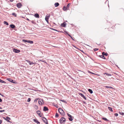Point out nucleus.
I'll return each instance as SVG.
<instances>
[{"mask_svg":"<svg viewBox=\"0 0 124 124\" xmlns=\"http://www.w3.org/2000/svg\"><path fill=\"white\" fill-rule=\"evenodd\" d=\"M106 87V88H113V87H111L110 86H105Z\"/></svg>","mask_w":124,"mask_h":124,"instance_id":"obj_32","label":"nucleus"},{"mask_svg":"<svg viewBox=\"0 0 124 124\" xmlns=\"http://www.w3.org/2000/svg\"><path fill=\"white\" fill-rule=\"evenodd\" d=\"M108 109L111 112L113 111V110H112V108L109 107H108Z\"/></svg>","mask_w":124,"mask_h":124,"instance_id":"obj_20","label":"nucleus"},{"mask_svg":"<svg viewBox=\"0 0 124 124\" xmlns=\"http://www.w3.org/2000/svg\"><path fill=\"white\" fill-rule=\"evenodd\" d=\"M104 75L106 74V75L108 76H111V74H109L108 73H104Z\"/></svg>","mask_w":124,"mask_h":124,"instance_id":"obj_26","label":"nucleus"},{"mask_svg":"<svg viewBox=\"0 0 124 124\" xmlns=\"http://www.w3.org/2000/svg\"><path fill=\"white\" fill-rule=\"evenodd\" d=\"M34 16L36 18H39V15L37 13L35 14H34Z\"/></svg>","mask_w":124,"mask_h":124,"instance_id":"obj_17","label":"nucleus"},{"mask_svg":"<svg viewBox=\"0 0 124 124\" xmlns=\"http://www.w3.org/2000/svg\"><path fill=\"white\" fill-rule=\"evenodd\" d=\"M31 98H29L28 99V100H27V101L28 102H30V101H31Z\"/></svg>","mask_w":124,"mask_h":124,"instance_id":"obj_38","label":"nucleus"},{"mask_svg":"<svg viewBox=\"0 0 124 124\" xmlns=\"http://www.w3.org/2000/svg\"><path fill=\"white\" fill-rule=\"evenodd\" d=\"M70 37V38H71L72 39H73V40H74V39H73V38H72V37L71 36Z\"/></svg>","mask_w":124,"mask_h":124,"instance_id":"obj_52","label":"nucleus"},{"mask_svg":"<svg viewBox=\"0 0 124 124\" xmlns=\"http://www.w3.org/2000/svg\"><path fill=\"white\" fill-rule=\"evenodd\" d=\"M0 82L3 83H6V82L5 81L1 80L0 79Z\"/></svg>","mask_w":124,"mask_h":124,"instance_id":"obj_30","label":"nucleus"},{"mask_svg":"<svg viewBox=\"0 0 124 124\" xmlns=\"http://www.w3.org/2000/svg\"><path fill=\"white\" fill-rule=\"evenodd\" d=\"M3 23L4 24H6L7 25H8L9 24L6 21H4Z\"/></svg>","mask_w":124,"mask_h":124,"instance_id":"obj_27","label":"nucleus"},{"mask_svg":"<svg viewBox=\"0 0 124 124\" xmlns=\"http://www.w3.org/2000/svg\"><path fill=\"white\" fill-rule=\"evenodd\" d=\"M2 101V99L0 98V102H1Z\"/></svg>","mask_w":124,"mask_h":124,"instance_id":"obj_45","label":"nucleus"},{"mask_svg":"<svg viewBox=\"0 0 124 124\" xmlns=\"http://www.w3.org/2000/svg\"><path fill=\"white\" fill-rule=\"evenodd\" d=\"M102 119L106 121H108L109 120L107 119L106 118L104 117H103Z\"/></svg>","mask_w":124,"mask_h":124,"instance_id":"obj_28","label":"nucleus"},{"mask_svg":"<svg viewBox=\"0 0 124 124\" xmlns=\"http://www.w3.org/2000/svg\"><path fill=\"white\" fill-rule=\"evenodd\" d=\"M33 41H32L29 40H28L27 41V43H30V44H32L33 43Z\"/></svg>","mask_w":124,"mask_h":124,"instance_id":"obj_22","label":"nucleus"},{"mask_svg":"<svg viewBox=\"0 0 124 124\" xmlns=\"http://www.w3.org/2000/svg\"><path fill=\"white\" fill-rule=\"evenodd\" d=\"M48 108L47 107H46V106H44V109H43V111H47L48 110Z\"/></svg>","mask_w":124,"mask_h":124,"instance_id":"obj_12","label":"nucleus"},{"mask_svg":"<svg viewBox=\"0 0 124 124\" xmlns=\"http://www.w3.org/2000/svg\"><path fill=\"white\" fill-rule=\"evenodd\" d=\"M67 9V8L65 6H64L63 8V9L64 11H65Z\"/></svg>","mask_w":124,"mask_h":124,"instance_id":"obj_29","label":"nucleus"},{"mask_svg":"<svg viewBox=\"0 0 124 124\" xmlns=\"http://www.w3.org/2000/svg\"><path fill=\"white\" fill-rule=\"evenodd\" d=\"M12 15L13 16H15V17H16L17 16L16 14L15 13H12Z\"/></svg>","mask_w":124,"mask_h":124,"instance_id":"obj_25","label":"nucleus"},{"mask_svg":"<svg viewBox=\"0 0 124 124\" xmlns=\"http://www.w3.org/2000/svg\"><path fill=\"white\" fill-rule=\"evenodd\" d=\"M26 61L30 65H32L34 64L33 62H31L28 60H27Z\"/></svg>","mask_w":124,"mask_h":124,"instance_id":"obj_14","label":"nucleus"},{"mask_svg":"<svg viewBox=\"0 0 124 124\" xmlns=\"http://www.w3.org/2000/svg\"><path fill=\"white\" fill-rule=\"evenodd\" d=\"M34 122L36 123L37 124H40V123L38 121L37 119H33V120Z\"/></svg>","mask_w":124,"mask_h":124,"instance_id":"obj_10","label":"nucleus"},{"mask_svg":"<svg viewBox=\"0 0 124 124\" xmlns=\"http://www.w3.org/2000/svg\"><path fill=\"white\" fill-rule=\"evenodd\" d=\"M28 40H26L25 39H23V41L24 42H27Z\"/></svg>","mask_w":124,"mask_h":124,"instance_id":"obj_34","label":"nucleus"},{"mask_svg":"<svg viewBox=\"0 0 124 124\" xmlns=\"http://www.w3.org/2000/svg\"><path fill=\"white\" fill-rule=\"evenodd\" d=\"M88 72L89 73H92V72H90V71H88Z\"/></svg>","mask_w":124,"mask_h":124,"instance_id":"obj_49","label":"nucleus"},{"mask_svg":"<svg viewBox=\"0 0 124 124\" xmlns=\"http://www.w3.org/2000/svg\"><path fill=\"white\" fill-rule=\"evenodd\" d=\"M84 103H86V102H84Z\"/></svg>","mask_w":124,"mask_h":124,"instance_id":"obj_55","label":"nucleus"},{"mask_svg":"<svg viewBox=\"0 0 124 124\" xmlns=\"http://www.w3.org/2000/svg\"><path fill=\"white\" fill-rule=\"evenodd\" d=\"M36 113L38 114L39 116L40 117H41V115L40 114V111H36Z\"/></svg>","mask_w":124,"mask_h":124,"instance_id":"obj_13","label":"nucleus"},{"mask_svg":"<svg viewBox=\"0 0 124 124\" xmlns=\"http://www.w3.org/2000/svg\"><path fill=\"white\" fill-rule=\"evenodd\" d=\"M102 54L103 55H105L106 56H107L108 55V54H107L106 53H105L104 52H103L102 53Z\"/></svg>","mask_w":124,"mask_h":124,"instance_id":"obj_21","label":"nucleus"},{"mask_svg":"<svg viewBox=\"0 0 124 124\" xmlns=\"http://www.w3.org/2000/svg\"><path fill=\"white\" fill-rule=\"evenodd\" d=\"M8 80L10 82H12L13 83H15V82H14V80H12V79L11 78H9L8 79Z\"/></svg>","mask_w":124,"mask_h":124,"instance_id":"obj_18","label":"nucleus"},{"mask_svg":"<svg viewBox=\"0 0 124 124\" xmlns=\"http://www.w3.org/2000/svg\"><path fill=\"white\" fill-rule=\"evenodd\" d=\"M27 20H29V19H28V18H27Z\"/></svg>","mask_w":124,"mask_h":124,"instance_id":"obj_54","label":"nucleus"},{"mask_svg":"<svg viewBox=\"0 0 124 124\" xmlns=\"http://www.w3.org/2000/svg\"><path fill=\"white\" fill-rule=\"evenodd\" d=\"M68 35L70 37L71 36L70 35L69 33H68Z\"/></svg>","mask_w":124,"mask_h":124,"instance_id":"obj_46","label":"nucleus"},{"mask_svg":"<svg viewBox=\"0 0 124 124\" xmlns=\"http://www.w3.org/2000/svg\"><path fill=\"white\" fill-rule=\"evenodd\" d=\"M58 116H59V115H58V114L57 113H56L55 114V117H58Z\"/></svg>","mask_w":124,"mask_h":124,"instance_id":"obj_33","label":"nucleus"},{"mask_svg":"<svg viewBox=\"0 0 124 124\" xmlns=\"http://www.w3.org/2000/svg\"><path fill=\"white\" fill-rule=\"evenodd\" d=\"M13 51L15 53H19L20 52V50L19 49H17L15 48H14L13 50Z\"/></svg>","mask_w":124,"mask_h":124,"instance_id":"obj_6","label":"nucleus"},{"mask_svg":"<svg viewBox=\"0 0 124 124\" xmlns=\"http://www.w3.org/2000/svg\"><path fill=\"white\" fill-rule=\"evenodd\" d=\"M79 95H80L82 97H83L84 99H85V100H86V98L85 97L84 95L83 94L81 93H79Z\"/></svg>","mask_w":124,"mask_h":124,"instance_id":"obj_11","label":"nucleus"},{"mask_svg":"<svg viewBox=\"0 0 124 124\" xmlns=\"http://www.w3.org/2000/svg\"><path fill=\"white\" fill-rule=\"evenodd\" d=\"M52 30H53L54 31H58L57 30L55 29H52Z\"/></svg>","mask_w":124,"mask_h":124,"instance_id":"obj_42","label":"nucleus"},{"mask_svg":"<svg viewBox=\"0 0 124 124\" xmlns=\"http://www.w3.org/2000/svg\"><path fill=\"white\" fill-rule=\"evenodd\" d=\"M17 6L18 8H20L22 6V5L20 3H18L17 4Z\"/></svg>","mask_w":124,"mask_h":124,"instance_id":"obj_8","label":"nucleus"},{"mask_svg":"<svg viewBox=\"0 0 124 124\" xmlns=\"http://www.w3.org/2000/svg\"><path fill=\"white\" fill-rule=\"evenodd\" d=\"M0 109H2V108L0 107Z\"/></svg>","mask_w":124,"mask_h":124,"instance_id":"obj_53","label":"nucleus"},{"mask_svg":"<svg viewBox=\"0 0 124 124\" xmlns=\"http://www.w3.org/2000/svg\"><path fill=\"white\" fill-rule=\"evenodd\" d=\"M36 100H36V99L34 101H36Z\"/></svg>","mask_w":124,"mask_h":124,"instance_id":"obj_57","label":"nucleus"},{"mask_svg":"<svg viewBox=\"0 0 124 124\" xmlns=\"http://www.w3.org/2000/svg\"><path fill=\"white\" fill-rule=\"evenodd\" d=\"M114 115L115 116H117L118 115V114L117 113H115L114 114Z\"/></svg>","mask_w":124,"mask_h":124,"instance_id":"obj_39","label":"nucleus"},{"mask_svg":"<svg viewBox=\"0 0 124 124\" xmlns=\"http://www.w3.org/2000/svg\"><path fill=\"white\" fill-rule=\"evenodd\" d=\"M5 111V110H0V112H4Z\"/></svg>","mask_w":124,"mask_h":124,"instance_id":"obj_41","label":"nucleus"},{"mask_svg":"<svg viewBox=\"0 0 124 124\" xmlns=\"http://www.w3.org/2000/svg\"><path fill=\"white\" fill-rule=\"evenodd\" d=\"M92 74H95V75H96V74H95V73H92Z\"/></svg>","mask_w":124,"mask_h":124,"instance_id":"obj_51","label":"nucleus"},{"mask_svg":"<svg viewBox=\"0 0 124 124\" xmlns=\"http://www.w3.org/2000/svg\"><path fill=\"white\" fill-rule=\"evenodd\" d=\"M10 27L14 29L15 27V26L13 24H11L10 25Z\"/></svg>","mask_w":124,"mask_h":124,"instance_id":"obj_16","label":"nucleus"},{"mask_svg":"<svg viewBox=\"0 0 124 124\" xmlns=\"http://www.w3.org/2000/svg\"><path fill=\"white\" fill-rule=\"evenodd\" d=\"M61 101L62 102H64L65 103H66V102L65 101H64V100H61Z\"/></svg>","mask_w":124,"mask_h":124,"instance_id":"obj_40","label":"nucleus"},{"mask_svg":"<svg viewBox=\"0 0 124 124\" xmlns=\"http://www.w3.org/2000/svg\"><path fill=\"white\" fill-rule=\"evenodd\" d=\"M42 120L46 124H48V123L47 119L45 117H42Z\"/></svg>","mask_w":124,"mask_h":124,"instance_id":"obj_5","label":"nucleus"},{"mask_svg":"<svg viewBox=\"0 0 124 124\" xmlns=\"http://www.w3.org/2000/svg\"><path fill=\"white\" fill-rule=\"evenodd\" d=\"M119 113L120 115H124V113L121 112H119Z\"/></svg>","mask_w":124,"mask_h":124,"instance_id":"obj_36","label":"nucleus"},{"mask_svg":"<svg viewBox=\"0 0 124 124\" xmlns=\"http://www.w3.org/2000/svg\"><path fill=\"white\" fill-rule=\"evenodd\" d=\"M98 45H100V44H98Z\"/></svg>","mask_w":124,"mask_h":124,"instance_id":"obj_59","label":"nucleus"},{"mask_svg":"<svg viewBox=\"0 0 124 124\" xmlns=\"http://www.w3.org/2000/svg\"><path fill=\"white\" fill-rule=\"evenodd\" d=\"M99 50L98 49L96 48H95L93 50L94 51H95L97 50Z\"/></svg>","mask_w":124,"mask_h":124,"instance_id":"obj_37","label":"nucleus"},{"mask_svg":"<svg viewBox=\"0 0 124 124\" xmlns=\"http://www.w3.org/2000/svg\"><path fill=\"white\" fill-rule=\"evenodd\" d=\"M13 0H10V2H12Z\"/></svg>","mask_w":124,"mask_h":124,"instance_id":"obj_48","label":"nucleus"},{"mask_svg":"<svg viewBox=\"0 0 124 124\" xmlns=\"http://www.w3.org/2000/svg\"><path fill=\"white\" fill-rule=\"evenodd\" d=\"M34 107L36 109H38V107L37 106L35 105L34 106Z\"/></svg>","mask_w":124,"mask_h":124,"instance_id":"obj_31","label":"nucleus"},{"mask_svg":"<svg viewBox=\"0 0 124 124\" xmlns=\"http://www.w3.org/2000/svg\"><path fill=\"white\" fill-rule=\"evenodd\" d=\"M36 100H36V99L34 101H36Z\"/></svg>","mask_w":124,"mask_h":124,"instance_id":"obj_56","label":"nucleus"},{"mask_svg":"<svg viewBox=\"0 0 124 124\" xmlns=\"http://www.w3.org/2000/svg\"><path fill=\"white\" fill-rule=\"evenodd\" d=\"M50 17V15H46V16L45 18V19L46 21L47 22H48V19H49V18Z\"/></svg>","mask_w":124,"mask_h":124,"instance_id":"obj_7","label":"nucleus"},{"mask_svg":"<svg viewBox=\"0 0 124 124\" xmlns=\"http://www.w3.org/2000/svg\"><path fill=\"white\" fill-rule=\"evenodd\" d=\"M0 95H1L2 96L4 97V96L3 95H2L1 93H0Z\"/></svg>","mask_w":124,"mask_h":124,"instance_id":"obj_44","label":"nucleus"},{"mask_svg":"<svg viewBox=\"0 0 124 124\" xmlns=\"http://www.w3.org/2000/svg\"><path fill=\"white\" fill-rule=\"evenodd\" d=\"M88 91L91 94H92L93 93V91L92 90L90 89H89L88 90Z\"/></svg>","mask_w":124,"mask_h":124,"instance_id":"obj_24","label":"nucleus"},{"mask_svg":"<svg viewBox=\"0 0 124 124\" xmlns=\"http://www.w3.org/2000/svg\"><path fill=\"white\" fill-rule=\"evenodd\" d=\"M2 122V121L1 120H0V124H1Z\"/></svg>","mask_w":124,"mask_h":124,"instance_id":"obj_43","label":"nucleus"},{"mask_svg":"<svg viewBox=\"0 0 124 124\" xmlns=\"http://www.w3.org/2000/svg\"><path fill=\"white\" fill-rule=\"evenodd\" d=\"M66 26V23L65 22H63L61 24V26L63 27H65Z\"/></svg>","mask_w":124,"mask_h":124,"instance_id":"obj_9","label":"nucleus"},{"mask_svg":"<svg viewBox=\"0 0 124 124\" xmlns=\"http://www.w3.org/2000/svg\"><path fill=\"white\" fill-rule=\"evenodd\" d=\"M65 32L66 33V34L68 35V33L66 31H65Z\"/></svg>","mask_w":124,"mask_h":124,"instance_id":"obj_47","label":"nucleus"},{"mask_svg":"<svg viewBox=\"0 0 124 124\" xmlns=\"http://www.w3.org/2000/svg\"><path fill=\"white\" fill-rule=\"evenodd\" d=\"M70 5V3H69L67 6V7H66L67 8H69V7Z\"/></svg>","mask_w":124,"mask_h":124,"instance_id":"obj_35","label":"nucleus"},{"mask_svg":"<svg viewBox=\"0 0 124 124\" xmlns=\"http://www.w3.org/2000/svg\"><path fill=\"white\" fill-rule=\"evenodd\" d=\"M36 100H36V99L34 101H36Z\"/></svg>","mask_w":124,"mask_h":124,"instance_id":"obj_58","label":"nucleus"},{"mask_svg":"<svg viewBox=\"0 0 124 124\" xmlns=\"http://www.w3.org/2000/svg\"><path fill=\"white\" fill-rule=\"evenodd\" d=\"M67 114L68 116L70 117V118H69V120L70 121H72L73 120L72 118L73 117L68 113H67Z\"/></svg>","mask_w":124,"mask_h":124,"instance_id":"obj_3","label":"nucleus"},{"mask_svg":"<svg viewBox=\"0 0 124 124\" xmlns=\"http://www.w3.org/2000/svg\"><path fill=\"white\" fill-rule=\"evenodd\" d=\"M31 22L32 23H34V22L33 21H32Z\"/></svg>","mask_w":124,"mask_h":124,"instance_id":"obj_50","label":"nucleus"},{"mask_svg":"<svg viewBox=\"0 0 124 124\" xmlns=\"http://www.w3.org/2000/svg\"><path fill=\"white\" fill-rule=\"evenodd\" d=\"M43 101L42 99H39V100L38 102L39 104L41 105L42 104V101Z\"/></svg>","mask_w":124,"mask_h":124,"instance_id":"obj_15","label":"nucleus"},{"mask_svg":"<svg viewBox=\"0 0 124 124\" xmlns=\"http://www.w3.org/2000/svg\"><path fill=\"white\" fill-rule=\"evenodd\" d=\"M3 118L5 120L7 121L8 122L10 123V121L9 120H10L11 118L9 117L8 116H7L6 117V118H5V117H3Z\"/></svg>","mask_w":124,"mask_h":124,"instance_id":"obj_4","label":"nucleus"},{"mask_svg":"<svg viewBox=\"0 0 124 124\" xmlns=\"http://www.w3.org/2000/svg\"><path fill=\"white\" fill-rule=\"evenodd\" d=\"M59 4L58 2H56L55 3L54 5L55 7H57L59 5Z\"/></svg>","mask_w":124,"mask_h":124,"instance_id":"obj_19","label":"nucleus"},{"mask_svg":"<svg viewBox=\"0 0 124 124\" xmlns=\"http://www.w3.org/2000/svg\"><path fill=\"white\" fill-rule=\"evenodd\" d=\"M66 121V119L63 117H61L59 121L60 123L61 124L63 123Z\"/></svg>","mask_w":124,"mask_h":124,"instance_id":"obj_2","label":"nucleus"},{"mask_svg":"<svg viewBox=\"0 0 124 124\" xmlns=\"http://www.w3.org/2000/svg\"><path fill=\"white\" fill-rule=\"evenodd\" d=\"M100 57L101 58H102L103 59H105V58L104 57V55H100Z\"/></svg>","mask_w":124,"mask_h":124,"instance_id":"obj_23","label":"nucleus"},{"mask_svg":"<svg viewBox=\"0 0 124 124\" xmlns=\"http://www.w3.org/2000/svg\"><path fill=\"white\" fill-rule=\"evenodd\" d=\"M58 111L61 115L64 116L65 115V113L64 112L61 108H59L58 109Z\"/></svg>","mask_w":124,"mask_h":124,"instance_id":"obj_1","label":"nucleus"},{"mask_svg":"<svg viewBox=\"0 0 124 124\" xmlns=\"http://www.w3.org/2000/svg\"><path fill=\"white\" fill-rule=\"evenodd\" d=\"M66 21V22H67V21Z\"/></svg>","mask_w":124,"mask_h":124,"instance_id":"obj_60","label":"nucleus"}]
</instances>
